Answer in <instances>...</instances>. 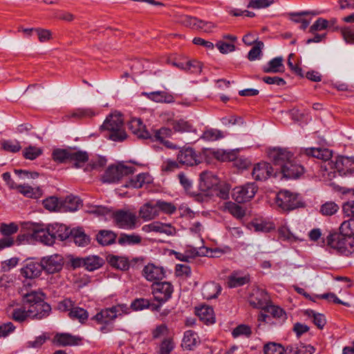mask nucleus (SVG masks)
Returning a JSON list of instances; mask_svg holds the SVG:
<instances>
[{
  "label": "nucleus",
  "mask_w": 354,
  "mask_h": 354,
  "mask_svg": "<svg viewBox=\"0 0 354 354\" xmlns=\"http://www.w3.org/2000/svg\"><path fill=\"white\" fill-rule=\"evenodd\" d=\"M173 129L178 132H192L194 131L192 124L186 120H179L173 122Z\"/></svg>",
  "instance_id": "nucleus-53"
},
{
  "label": "nucleus",
  "mask_w": 354,
  "mask_h": 354,
  "mask_svg": "<svg viewBox=\"0 0 354 354\" xmlns=\"http://www.w3.org/2000/svg\"><path fill=\"white\" fill-rule=\"evenodd\" d=\"M18 230V225L15 223L9 224L1 223L0 225V232L2 234L10 236V235L16 233Z\"/></svg>",
  "instance_id": "nucleus-64"
},
{
  "label": "nucleus",
  "mask_w": 354,
  "mask_h": 354,
  "mask_svg": "<svg viewBox=\"0 0 354 354\" xmlns=\"http://www.w3.org/2000/svg\"><path fill=\"white\" fill-rule=\"evenodd\" d=\"M42 153V150L40 148L35 146H30L26 147L23 151V155L25 158L28 160H35Z\"/></svg>",
  "instance_id": "nucleus-57"
},
{
  "label": "nucleus",
  "mask_w": 354,
  "mask_h": 354,
  "mask_svg": "<svg viewBox=\"0 0 354 354\" xmlns=\"http://www.w3.org/2000/svg\"><path fill=\"white\" fill-rule=\"evenodd\" d=\"M262 71L266 73H283L285 71L283 58L279 56L272 59L267 64L262 66Z\"/></svg>",
  "instance_id": "nucleus-26"
},
{
  "label": "nucleus",
  "mask_w": 354,
  "mask_h": 354,
  "mask_svg": "<svg viewBox=\"0 0 354 354\" xmlns=\"http://www.w3.org/2000/svg\"><path fill=\"white\" fill-rule=\"evenodd\" d=\"M43 270L48 274H54L62 270L64 266V259L62 255L54 254L44 257L41 259Z\"/></svg>",
  "instance_id": "nucleus-11"
},
{
  "label": "nucleus",
  "mask_w": 354,
  "mask_h": 354,
  "mask_svg": "<svg viewBox=\"0 0 354 354\" xmlns=\"http://www.w3.org/2000/svg\"><path fill=\"white\" fill-rule=\"evenodd\" d=\"M339 209V206L334 202L328 201L320 207V213L324 216H332Z\"/></svg>",
  "instance_id": "nucleus-55"
},
{
  "label": "nucleus",
  "mask_w": 354,
  "mask_h": 354,
  "mask_svg": "<svg viewBox=\"0 0 354 354\" xmlns=\"http://www.w3.org/2000/svg\"><path fill=\"white\" fill-rule=\"evenodd\" d=\"M129 129L131 133L140 139H148L150 133L146 130V126L140 118H132L128 122Z\"/></svg>",
  "instance_id": "nucleus-18"
},
{
  "label": "nucleus",
  "mask_w": 354,
  "mask_h": 354,
  "mask_svg": "<svg viewBox=\"0 0 354 354\" xmlns=\"http://www.w3.org/2000/svg\"><path fill=\"white\" fill-rule=\"evenodd\" d=\"M10 317L14 321L21 323L24 322L28 317H30V315L28 309L24 306V307L14 308L11 312Z\"/></svg>",
  "instance_id": "nucleus-47"
},
{
  "label": "nucleus",
  "mask_w": 354,
  "mask_h": 354,
  "mask_svg": "<svg viewBox=\"0 0 354 354\" xmlns=\"http://www.w3.org/2000/svg\"><path fill=\"white\" fill-rule=\"evenodd\" d=\"M321 14L319 11L315 10H306L301 12H290L288 14L290 19L295 23H301L300 28L306 30L309 26L310 21L303 18L304 16L306 15H318Z\"/></svg>",
  "instance_id": "nucleus-22"
},
{
  "label": "nucleus",
  "mask_w": 354,
  "mask_h": 354,
  "mask_svg": "<svg viewBox=\"0 0 354 354\" xmlns=\"http://www.w3.org/2000/svg\"><path fill=\"white\" fill-rule=\"evenodd\" d=\"M276 176L277 171L274 173V169L271 165L266 162H261L254 166L252 176L256 180H266L271 176Z\"/></svg>",
  "instance_id": "nucleus-14"
},
{
  "label": "nucleus",
  "mask_w": 354,
  "mask_h": 354,
  "mask_svg": "<svg viewBox=\"0 0 354 354\" xmlns=\"http://www.w3.org/2000/svg\"><path fill=\"white\" fill-rule=\"evenodd\" d=\"M82 206V201L77 196H68L62 201L61 207L65 212L77 211Z\"/></svg>",
  "instance_id": "nucleus-33"
},
{
  "label": "nucleus",
  "mask_w": 354,
  "mask_h": 354,
  "mask_svg": "<svg viewBox=\"0 0 354 354\" xmlns=\"http://www.w3.org/2000/svg\"><path fill=\"white\" fill-rule=\"evenodd\" d=\"M88 160V154L84 151L71 149L69 162L73 163L75 168H80Z\"/></svg>",
  "instance_id": "nucleus-32"
},
{
  "label": "nucleus",
  "mask_w": 354,
  "mask_h": 354,
  "mask_svg": "<svg viewBox=\"0 0 354 354\" xmlns=\"http://www.w3.org/2000/svg\"><path fill=\"white\" fill-rule=\"evenodd\" d=\"M257 191V186L254 183H246L243 186L236 187L233 189L232 197L238 203H243L252 199Z\"/></svg>",
  "instance_id": "nucleus-10"
},
{
  "label": "nucleus",
  "mask_w": 354,
  "mask_h": 354,
  "mask_svg": "<svg viewBox=\"0 0 354 354\" xmlns=\"http://www.w3.org/2000/svg\"><path fill=\"white\" fill-rule=\"evenodd\" d=\"M48 230L53 234L54 239L64 241L70 237L72 230L62 223H53L48 225Z\"/></svg>",
  "instance_id": "nucleus-20"
},
{
  "label": "nucleus",
  "mask_w": 354,
  "mask_h": 354,
  "mask_svg": "<svg viewBox=\"0 0 354 354\" xmlns=\"http://www.w3.org/2000/svg\"><path fill=\"white\" fill-rule=\"evenodd\" d=\"M339 233L352 238L354 236V219L350 218L344 221L339 227Z\"/></svg>",
  "instance_id": "nucleus-52"
},
{
  "label": "nucleus",
  "mask_w": 354,
  "mask_h": 354,
  "mask_svg": "<svg viewBox=\"0 0 354 354\" xmlns=\"http://www.w3.org/2000/svg\"><path fill=\"white\" fill-rule=\"evenodd\" d=\"M200 342L199 337L196 333L193 330H187L183 337L182 346L187 350H193Z\"/></svg>",
  "instance_id": "nucleus-37"
},
{
  "label": "nucleus",
  "mask_w": 354,
  "mask_h": 354,
  "mask_svg": "<svg viewBox=\"0 0 354 354\" xmlns=\"http://www.w3.org/2000/svg\"><path fill=\"white\" fill-rule=\"evenodd\" d=\"M224 135L223 132L220 130L215 129H209L205 130L203 135L201 136V138L205 141H216L221 138H223Z\"/></svg>",
  "instance_id": "nucleus-51"
},
{
  "label": "nucleus",
  "mask_w": 354,
  "mask_h": 354,
  "mask_svg": "<svg viewBox=\"0 0 354 354\" xmlns=\"http://www.w3.org/2000/svg\"><path fill=\"white\" fill-rule=\"evenodd\" d=\"M172 135L171 129L167 127H161L159 129L154 130L152 133H150V136L148 139L151 141H158L160 143Z\"/></svg>",
  "instance_id": "nucleus-45"
},
{
  "label": "nucleus",
  "mask_w": 354,
  "mask_h": 354,
  "mask_svg": "<svg viewBox=\"0 0 354 354\" xmlns=\"http://www.w3.org/2000/svg\"><path fill=\"white\" fill-rule=\"evenodd\" d=\"M31 236L45 245H51L55 243L53 234L48 230V225L46 228L39 225H35Z\"/></svg>",
  "instance_id": "nucleus-17"
},
{
  "label": "nucleus",
  "mask_w": 354,
  "mask_h": 354,
  "mask_svg": "<svg viewBox=\"0 0 354 354\" xmlns=\"http://www.w3.org/2000/svg\"><path fill=\"white\" fill-rule=\"evenodd\" d=\"M198 158V151L192 147L181 149L177 155L178 162L188 167L198 165L199 162Z\"/></svg>",
  "instance_id": "nucleus-13"
},
{
  "label": "nucleus",
  "mask_w": 354,
  "mask_h": 354,
  "mask_svg": "<svg viewBox=\"0 0 354 354\" xmlns=\"http://www.w3.org/2000/svg\"><path fill=\"white\" fill-rule=\"evenodd\" d=\"M75 243L80 247H84L90 243V237L86 235L82 227L74 228L71 236Z\"/></svg>",
  "instance_id": "nucleus-34"
},
{
  "label": "nucleus",
  "mask_w": 354,
  "mask_h": 354,
  "mask_svg": "<svg viewBox=\"0 0 354 354\" xmlns=\"http://www.w3.org/2000/svg\"><path fill=\"white\" fill-rule=\"evenodd\" d=\"M283 177L288 179L299 178L304 173V168L302 165L297 163L294 158V156L290 162L283 166V169L280 172Z\"/></svg>",
  "instance_id": "nucleus-15"
},
{
  "label": "nucleus",
  "mask_w": 354,
  "mask_h": 354,
  "mask_svg": "<svg viewBox=\"0 0 354 354\" xmlns=\"http://www.w3.org/2000/svg\"><path fill=\"white\" fill-rule=\"evenodd\" d=\"M199 187L201 191L206 192L217 185L218 180L211 171H204L200 174Z\"/></svg>",
  "instance_id": "nucleus-23"
},
{
  "label": "nucleus",
  "mask_w": 354,
  "mask_h": 354,
  "mask_svg": "<svg viewBox=\"0 0 354 354\" xmlns=\"http://www.w3.org/2000/svg\"><path fill=\"white\" fill-rule=\"evenodd\" d=\"M101 131L109 132L107 137L115 142H122L127 138V133L124 129V121L120 113L111 114L106 117L100 126Z\"/></svg>",
  "instance_id": "nucleus-1"
},
{
  "label": "nucleus",
  "mask_w": 354,
  "mask_h": 354,
  "mask_svg": "<svg viewBox=\"0 0 354 354\" xmlns=\"http://www.w3.org/2000/svg\"><path fill=\"white\" fill-rule=\"evenodd\" d=\"M116 234L110 230H101L96 236V239L99 244L102 245H109L113 244L116 239Z\"/></svg>",
  "instance_id": "nucleus-42"
},
{
  "label": "nucleus",
  "mask_w": 354,
  "mask_h": 354,
  "mask_svg": "<svg viewBox=\"0 0 354 354\" xmlns=\"http://www.w3.org/2000/svg\"><path fill=\"white\" fill-rule=\"evenodd\" d=\"M142 276L149 281L162 280L165 277V271L162 267L153 263L146 265L142 271Z\"/></svg>",
  "instance_id": "nucleus-16"
},
{
  "label": "nucleus",
  "mask_w": 354,
  "mask_h": 354,
  "mask_svg": "<svg viewBox=\"0 0 354 354\" xmlns=\"http://www.w3.org/2000/svg\"><path fill=\"white\" fill-rule=\"evenodd\" d=\"M108 261L111 266L121 270H127L129 268V263L127 258L115 255L108 257Z\"/></svg>",
  "instance_id": "nucleus-44"
},
{
  "label": "nucleus",
  "mask_w": 354,
  "mask_h": 354,
  "mask_svg": "<svg viewBox=\"0 0 354 354\" xmlns=\"http://www.w3.org/2000/svg\"><path fill=\"white\" fill-rule=\"evenodd\" d=\"M198 19H199L194 17L184 15L180 17L179 22L185 26L189 27L194 30H196Z\"/></svg>",
  "instance_id": "nucleus-63"
},
{
  "label": "nucleus",
  "mask_w": 354,
  "mask_h": 354,
  "mask_svg": "<svg viewBox=\"0 0 354 354\" xmlns=\"http://www.w3.org/2000/svg\"><path fill=\"white\" fill-rule=\"evenodd\" d=\"M315 348L313 346L304 344L289 345L286 348V352L288 354H313Z\"/></svg>",
  "instance_id": "nucleus-40"
},
{
  "label": "nucleus",
  "mask_w": 354,
  "mask_h": 354,
  "mask_svg": "<svg viewBox=\"0 0 354 354\" xmlns=\"http://www.w3.org/2000/svg\"><path fill=\"white\" fill-rule=\"evenodd\" d=\"M148 99L156 102L171 103L174 101L173 95L165 91H154L151 93H143Z\"/></svg>",
  "instance_id": "nucleus-36"
},
{
  "label": "nucleus",
  "mask_w": 354,
  "mask_h": 354,
  "mask_svg": "<svg viewBox=\"0 0 354 354\" xmlns=\"http://www.w3.org/2000/svg\"><path fill=\"white\" fill-rule=\"evenodd\" d=\"M117 317V315L113 308L102 309L92 317L97 324H111Z\"/></svg>",
  "instance_id": "nucleus-29"
},
{
  "label": "nucleus",
  "mask_w": 354,
  "mask_h": 354,
  "mask_svg": "<svg viewBox=\"0 0 354 354\" xmlns=\"http://www.w3.org/2000/svg\"><path fill=\"white\" fill-rule=\"evenodd\" d=\"M104 260L97 255H91L85 257L84 268L88 271H94L103 266Z\"/></svg>",
  "instance_id": "nucleus-41"
},
{
  "label": "nucleus",
  "mask_w": 354,
  "mask_h": 354,
  "mask_svg": "<svg viewBox=\"0 0 354 354\" xmlns=\"http://www.w3.org/2000/svg\"><path fill=\"white\" fill-rule=\"evenodd\" d=\"M62 201L56 197L51 196L43 201L44 207L50 211H56L57 209L62 208L61 207Z\"/></svg>",
  "instance_id": "nucleus-58"
},
{
  "label": "nucleus",
  "mask_w": 354,
  "mask_h": 354,
  "mask_svg": "<svg viewBox=\"0 0 354 354\" xmlns=\"http://www.w3.org/2000/svg\"><path fill=\"white\" fill-rule=\"evenodd\" d=\"M263 47L262 41H257L251 50L249 51L248 58L250 61H254L260 57L262 55L261 49Z\"/></svg>",
  "instance_id": "nucleus-61"
},
{
  "label": "nucleus",
  "mask_w": 354,
  "mask_h": 354,
  "mask_svg": "<svg viewBox=\"0 0 354 354\" xmlns=\"http://www.w3.org/2000/svg\"><path fill=\"white\" fill-rule=\"evenodd\" d=\"M113 218L120 228L134 230L138 227V218L135 213L130 211H116L113 213Z\"/></svg>",
  "instance_id": "nucleus-6"
},
{
  "label": "nucleus",
  "mask_w": 354,
  "mask_h": 354,
  "mask_svg": "<svg viewBox=\"0 0 354 354\" xmlns=\"http://www.w3.org/2000/svg\"><path fill=\"white\" fill-rule=\"evenodd\" d=\"M68 317L73 320H78L81 324H84L87 321L88 317V312L83 308L75 306L68 313Z\"/></svg>",
  "instance_id": "nucleus-46"
},
{
  "label": "nucleus",
  "mask_w": 354,
  "mask_h": 354,
  "mask_svg": "<svg viewBox=\"0 0 354 354\" xmlns=\"http://www.w3.org/2000/svg\"><path fill=\"white\" fill-rule=\"evenodd\" d=\"M134 172V168L123 164L110 165L105 171L102 181L113 183L118 182L122 177Z\"/></svg>",
  "instance_id": "nucleus-4"
},
{
  "label": "nucleus",
  "mask_w": 354,
  "mask_h": 354,
  "mask_svg": "<svg viewBox=\"0 0 354 354\" xmlns=\"http://www.w3.org/2000/svg\"><path fill=\"white\" fill-rule=\"evenodd\" d=\"M51 311L50 306L47 304L44 299H43V302L39 304V306H37V304L35 306H29L28 312L30 315V317L32 319H41L50 315Z\"/></svg>",
  "instance_id": "nucleus-21"
},
{
  "label": "nucleus",
  "mask_w": 354,
  "mask_h": 354,
  "mask_svg": "<svg viewBox=\"0 0 354 354\" xmlns=\"http://www.w3.org/2000/svg\"><path fill=\"white\" fill-rule=\"evenodd\" d=\"M270 160L274 166H279L280 172L283 169V166L292 160L293 153L286 149L281 147H274L268 151Z\"/></svg>",
  "instance_id": "nucleus-9"
},
{
  "label": "nucleus",
  "mask_w": 354,
  "mask_h": 354,
  "mask_svg": "<svg viewBox=\"0 0 354 354\" xmlns=\"http://www.w3.org/2000/svg\"><path fill=\"white\" fill-rule=\"evenodd\" d=\"M2 149L6 151L16 153L21 149V145L17 140H5L2 141Z\"/></svg>",
  "instance_id": "nucleus-59"
},
{
  "label": "nucleus",
  "mask_w": 354,
  "mask_h": 354,
  "mask_svg": "<svg viewBox=\"0 0 354 354\" xmlns=\"http://www.w3.org/2000/svg\"><path fill=\"white\" fill-rule=\"evenodd\" d=\"M49 339L50 336L48 333H44L41 335L36 337L34 340L27 342L26 346L28 348H39Z\"/></svg>",
  "instance_id": "nucleus-54"
},
{
  "label": "nucleus",
  "mask_w": 354,
  "mask_h": 354,
  "mask_svg": "<svg viewBox=\"0 0 354 354\" xmlns=\"http://www.w3.org/2000/svg\"><path fill=\"white\" fill-rule=\"evenodd\" d=\"M249 301L254 308H260L263 311L270 304L267 292L263 290H257L256 293L250 297Z\"/></svg>",
  "instance_id": "nucleus-24"
},
{
  "label": "nucleus",
  "mask_w": 354,
  "mask_h": 354,
  "mask_svg": "<svg viewBox=\"0 0 354 354\" xmlns=\"http://www.w3.org/2000/svg\"><path fill=\"white\" fill-rule=\"evenodd\" d=\"M15 189L26 197L38 198L42 195V190L39 187L34 188L28 185H17Z\"/></svg>",
  "instance_id": "nucleus-39"
},
{
  "label": "nucleus",
  "mask_w": 354,
  "mask_h": 354,
  "mask_svg": "<svg viewBox=\"0 0 354 354\" xmlns=\"http://www.w3.org/2000/svg\"><path fill=\"white\" fill-rule=\"evenodd\" d=\"M151 290L155 300L162 304L171 297L174 287L170 282H156L151 286Z\"/></svg>",
  "instance_id": "nucleus-8"
},
{
  "label": "nucleus",
  "mask_w": 354,
  "mask_h": 354,
  "mask_svg": "<svg viewBox=\"0 0 354 354\" xmlns=\"http://www.w3.org/2000/svg\"><path fill=\"white\" fill-rule=\"evenodd\" d=\"M276 203L284 211H290L301 205L299 196L287 190L280 191L277 194Z\"/></svg>",
  "instance_id": "nucleus-5"
},
{
  "label": "nucleus",
  "mask_w": 354,
  "mask_h": 354,
  "mask_svg": "<svg viewBox=\"0 0 354 354\" xmlns=\"http://www.w3.org/2000/svg\"><path fill=\"white\" fill-rule=\"evenodd\" d=\"M81 341V337L69 333H57L54 337V343L62 346L78 345Z\"/></svg>",
  "instance_id": "nucleus-25"
},
{
  "label": "nucleus",
  "mask_w": 354,
  "mask_h": 354,
  "mask_svg": "<svg viewBox=\"0 0 354 354\" xmlns=\"http://www.w3.org/2000/svg\"><path fill=\"white\" fill-rule=\"evenodd\" d=\"M221 291V287L218 283L210 282L206 283L202 289V295L206 299L216 298Z\"/></svg>",
  "instance_id": "nucleus-38"
},
{
  "label": "nucleus",
  "mask_w": 354,
  "mask_h": 354,
  "mask_svg": "<svg viewBox=\"0 0 354 354\" xmlns=\"http://www.w3.org/2000/svg\"><path fill=\"white\" fill-rule=\"evenodd\" d=\"M156 208L158 212L160 210L166 214H173L176 212V207L171 203L163 201H158L156 203Z\"/></svg>",
  "instance_id": "nucleus-62"
},
{
  "label": "nucleus",
  "mask_w": 354,
  "mask_h": 354,
  "mask_svg": "<svg viewBox=\"0 0 354 354\" xmlns=\"http://www.w3.org/2000/svg\"><path fill=\"white\" fill-rule=\"evenodd\" d=\"M152 181L153 178L149 173H141L131 178L125 186L127 187L138 189L142 187L145 185L151 183Z\"/></svg>",
  "instance_id": "nucleus-28"
},
{
  "label": "nucleus",
  "mask_w": 354,
  "mask_h": 354,
  "mask_svg": "<svg viewBox=\"0 0 354 354\" xmlns=\"http://www.w3.org/2000/svg\"><path fill=\"white\" fill-rule=\"evenodd\" d=\"M199 156L198 165L205 162L210 164L214 158L220 161H232L236 157V151H227L223 149H203L201 151H198Z\"/></svg>",
  "instance_id": "nucleus-3"
},
{
  "label": "nucleus",
  "mask_w": 354,
  "mask_h": 354,
  "mask_svg": "<svg viewBox=\"0 0 354 354\" xmlns=\"http://www.w3.org/2000/svg\"><path fill=\"white\" fill-rule=\"evenodd\" d=\"M284 351L281 344L274 342H269L263 347L265 354H283Z\"/></svg>",
  "instance_id": "nucleus-60"
},
{
  "label": "nucleus",
  "mask_w": 354,
  "mask_h": 354,
  "mask_svg": "<svg viewBox=\"0 0 354 354\" xmlns=\"http://www.w3.org/2000/svg\"><path fill=\"white\" fill-rule=\"evenodd\" d=\"M139 216L145 221H151L158 216L156 203H147L139 209Z\"/></svg>",
  "instance_id": "nucleus-30"
},
{
  "label": "nucleus",
  "mask_w": 354,
  "mask_h": 354,
  "mask_svg": "<svg viewBox=\"0 0 354 354\" xmlns=\"http://www.w3.org/2000/svg\"><path fill=\"white\" fill-rule=\"evenodd\" d=\"M327 243L331 248L345 256H348L354 252V239L340 233L328 235Z\"/></svg>",
  "instance_id": "nucleus-2"
},
{
  "label": "nucleus",
  "mask_w": 354,
  "mask_h": 354,
  "mask_svg": "<svg viewBox=\"0 0 354 354\" xmlns=\"http://www.w3.org/2000/svg\"><path fill=\"white\" fill-rule=\"evenodd\" d=\"M142 238L138 234H121L118 239V243L120 245H135L140 243Z\"/></svg>",
  "instance_id": "nucleus-50"
},
{
  "label": "nucleus",
  "mask_w": 354,
  "mask_h": 354,
  "mask_svg": "<svg viewBox=\"0 0 354 354\" xmlns=\"http://www.w3.org/2000/svg\"><path fill=\"white\" fill-rule=\"evenodd\" d=\"M304 151L308 156H312L324 161L329 160L332 158V151L326 148H308L305 149Z\"/></svg>",
  "instance_id": "nucleus-35"
},
{
  "label": "nucleus",
  "mask_w": 354,
  "mask_h": 354,
  "mask_svg": "<svg viewBox=\"0 0 354 354\" xmlns=\"http://www.w3.org/2000/svg\"><path fill=\"white\" fill-rule=\"evenodd\" d=\"M272 318L279 322H284L287 319V315L283 308L270 303L263 311L259 315L258 321L266 324H272Z\"/></svg>",
  "instance_id": "nucleus-7"
},
{
  "label": "nucleus",
  "mask_w": 354,
  "mask_h": 354,
  "mask_svg": "<svg viewBox=\"0 0 354 354\" xmlns=\"http://www.w3.org/2000/svg\"><path fill=\"white\" fill-rule=\"evenodd\" d=\"M71 149H56L52 153L53 159L59 163L69 162Z\"/></svg>",
  "instance_id": "nucleus-48"
},
{
  "label": "nucleus",
  "mask_w": 354,
  "mask_h": 354,
  "mask_svg": "<svg viewBox=\"0 0 354 354\" xmlns=\"http://www.w3.org/2000/svg\"><path fill=\"white\" fill-rule=\"evenodd\" d=\"M196 314L206 324H211L215 322L214 310L211 306H202L196 308Z\"/></svg>",
  "instance_id": "nucleus-31"
},
{
  "label": "nucleus",
  "mask_w": 354,
  "mask_h": 354,
  "mask_svg": "<svg viewBox=\"0 0 354 354\" xmlns=\"http://www.w3.org/2000/svg\"><path fill=\"white\" fill-rule=\"evenodd\" d=\"M305 314L313 318V323L319 329H322L326 324V319L323 314L316 313L313 310H307Z\"/></svg>",
  "instance_id": "nucleus-49"
},
{
  "label": "nucleus",
  "mask_w": 354,
  "mask_h": 354,
  "mask_svg": "<svg viewBox=\"0 0 354 354\" xmlns=\"http://www.w3.org/2000/svg\"><path fill=\"white\" fill-rule=\"evenodd\" d=\"M43 270L41 262L30 261L21 268V273L26 278L34 279L39 277Z\"/></svg>",
  "instance_id": "nucleus-27"
},
{
  "label": "nucleus",
  "mask_w": 354,
  "mask_h": 354,
  "mask_svg": "<svg viewBox=\"0 0 354 354\" xmlns=\"http://www.w3.org/2000/svg\"><path fill=\"white\" fill-rule=\"evenodd\" d=\"M225 207L231 214L237 218H243L245 216L244 209L240 205L234 203H227Z\"/></svg>",
  "instance_id": "nucleus-56"
},
{
  "label": "nucleus",
  "mask_w": 354,
  "mask_h": 354,
  "mask_svg": "<svg viewBox=\"0 0 354 354\" xmlns=\"http://www.w3.org/2000/svg\"><path fill=\"white\" fill-rule=\"evenodd\" d=\"M22 301L24 305L28 309L29 306H39V304L43 302L45 299V295L43 292L39 291H30L24 292L21 291Z\"/></svg>",
  "instance_id": "nucleus-19"
},
{
  "label": "nucleus",
  "mask_w": 354,
  "mask_h": 354,
  "mask_svg": "<svg viewBox=\"0 0 354 354\" xmlns=\"http://www.w3.org/2000/svg\"><path fill=\"white\" fill-rule=\"evenodd\" d=\"M249 281L247 276H240L238 273H233L230 275L227 281V286L230 288L242 286Z\"/></svg>",
  "instance_id": "nucleus-43"
},
{
  "label": "nucleus",
  "mask_w": 354,
  "mask_h": 354,
  "mask_svg": "<svg viewBox=\"0 0 354 354\" xmlns=\"http://www.w3.org/2000/svg\"><path fill=\"white\" fill-rule=\"evenodd\" d=\"M328 165H331V168L336 169L341 176L354 172V158L352 157L339 156L335 161L328 162Z\"/></svg>",
  "instance_id": "nucleus-12"
}]
</instances>
